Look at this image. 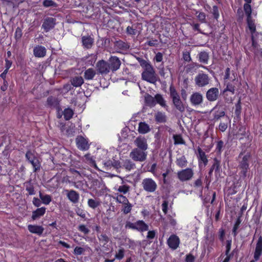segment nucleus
I'll return each mask as SVG.
<instances>
[{
  "label": "nucleus",
  "mask_w": 262,
  "mask_h": 262,
  "mask_svg": "<svg viewBox=\"0 0 262 262\" xmlns=\"http://www.w3.org/2000/svg\"><path fill=\"white\" fill-rule=\"evenodd\" d=\"M138 61L144 69L141 74L142 79L151 83H155L157 81V77L153 67L143 59L139 58Z\"/></svg>",
  "instance_id": "obj_1"
},
{
  "label": "nucleus",
  "mask_w": 262,
  "mask_h": 262,
  "mask_svg": "<svg viewBox=\"0 0 262 262\" xmlns=\"http://www.w3.org/2000/svg\"><path fill=\"white\" fill-rule=\"evenodd\" d=\"M252 156L250 152L242 151L238 156V167L240 170L241 177L245 178L247 176L250 167Z\"/></svg>",
  "instance_id": "obj_2"
},
{
  "label": "nucleus",
  "mask_w": 262,
  "mask_h": 262,
  "mask_svg": "<svg viewBox=\"0 0 262 262\" xmlns=\"http://www.w3.org/2000/svg\"><path fill=\"white\" fill-rule=\"evenodd\" d=\"M170 96L176 108L180 113H183L185 111V107L181 100L180 96L175 88L171 85L169 88Z\"/></svg>",
  "instance_id": "obj_3"
},
{
  "label": "nucleus",
  "mask_w": 262,
  "mask_h": 262,
  "mask_svg": "<svg viewBox=\"0 0 262 262\" xmlns=\"http://www.w3.org/2000/svg\"><path fill=\"white\" fill-rule=\"evenodd\" d=\"M25 157L28 162L33 166V172H36L40 170L41 167V161L35 155L34 150H27L25 154Z\"/></svg>",
  "instance_id": "obj_4"
},
{
  "label": "nucleus",
  "mask_w": 262,
  "mask_h": 262,
  "mask_svg": "<svg viewBox=\"0 0 262 262\" xmlns=\"http://www.w3.org/2000/svg\"><path fill=\"white\" fill-rule=\"evenodd\" d=\"M225 116V109L223 107L216 105L210 112L209 120L213 122H216Z\"/></svg>",
  "instance_id": "obj_5"
},
{
  "label": "nucleus",
  "mask_w": 262,
  "mask_h": 262,
  "mask_svg": "<svg viewBox=\"0 0 262 262\" xmlns=\"http://www.w3.org/2000/svg\"><path fill=\"white\" fill-rule=\"evenodd\" d=\"M143 189L148 192H154L157 189L156 182L151 178H145L142 182Z\"/></svg>",
  "instance_id": "obj_6"
},
{
  "label": "nucleus",
  "mask_w": 262,
  "mask_h": 262,
  "mask_svg": "<svg viewBox=\"0 0 262 262\" xmlns=\"http://www.w3.org/2000/svg\"><path fill=\"white\" fill-rule=\"evenodd\" d=\"M195 83L196 86L202 88L206 86L209 83L210 78L207 74L199 73L195 77Z\"/></svg>",
  "instance_id": "obj_7"
},
{
  "label": "nucleus",
  "mask_w": 262,
  "mask_h": 262,
  "mask_svg": "<svg viewBox=\"0 0 262 262\" xmlns=\"http://www.w3.org/2000/svg\"><path fill=\"white\" fill-rule=\"evenodd\" d=\"M194 172L190 168H187L180 170L177 173V177L181 182L189 181L193 177Z\"/></svg>",
  "instance_id": "obj_8"
},
{
  "label": "nucleus",
  "mask_w": 262,
  "mask_h": 262,
  "mask_svg": "<svg viewBox=\"0 0 262 262\" xmlns=\"http://www.w3.org/2000/svg\"><path fill=\"white\" fill-rule=\"evenodd\" d=\"M142 150L139 148L134 149L130 154V157L136 161H144L146 158V154Z\"/></svg>",
  "instance_id": "obj_9"
},
{
  "label": "nucleus",
  "mask_w": 262,
  "mask_h": 262,
  "mask_svg": "<svg viewBox=\"0 0 262 262\" xmlns=\"http://www.w3.org/2000/svg\"><path fill=\"white\" fill-rule=\"evenodd\" d=\"M235 74L234 72L232 71V75L234 76V78L232 79V81H229L228 80L224 81V84L226 86V88L222 91V94L224 97L227 95V93L228 92H230L232 95L235 93V86L234 84L233 83L236 79Z\"/></svg>",
  "instance_id": "obj_10"
},
{
  "label": "nucleus",
  "mask_w": 262,
  "mask_h": 262,
  "mask_svg": "<svg viewBox=\"0 0 262 262\" xmlns=\"http://www.w3.org/2000/svg\"><path fill=\"white\" fill-rule=\"evenodd\" d=\"M107 62L110 67V70L112 72H115L119 69L121 64L120 59L115 56H111Z\"/></svg>",
  "instance_id": "obj_11"
},
{
  "label": "nucleus",
  "mask_w": 262,
  "mask_h": 262,
  "mask_svg": "<svg viewBox=\"0 0 262 262\" xmlns=\"http://www.w3.org/2000/svg\"><path fill=\"white\" fill-rule=\"evenodd\" d=\"M96 68L97 71L101 74H107L111 71L108 62L104 60H101L97 62Z\"/></svg>",
  "instance_id": "obj_12"
},
{
  "label": "nucleus",
  "mask_w": 262,
  "mask_h": 262,
  "mask_svg": "<svg viewBox=\"0 0 262 262\" xmlns=\"http://www.w3.org/2000/svg\"><path fill=\"white\" fill-rule=\"evenodd\" d=\"M190 102L192 106L201 105L203 102L202 94L199 92L193 93L190 96Z\"/></svg>",
  "instance_id": "obj_13"
},
{
  "label": "nucleus",
  "mask_w": 262,
  "mask_h": 262,
  "mask_svg": "<svg viewBox=\"0 0 262 262\" xmlns=\"http://www.w3.org/2000/svg\"><path fill=\"white\" fill-rule=\"evenodd\" d=\"M56 25V19L51 17H48L44 19L42 28L46 32H48L54 28Z\"/></svg>",
  "instance_id": "obj_14"
},
{
  "label": "nucleus",
  "mask_w": 262,
  "mask_h": 262,
  "mask_svg": "<svg viewBox=\"0 0 262 262\" xmlns=\"http://www.w3.org/2000/svg\"><path fill=\"white\" fill-rule=\"evenodd\" d=\"M167 244L170 249L176 250L179 246L180 239L177 235L171 234L168 238Z\"/></svg>",
  "instance_id": "obj_15"
},
{
  "label": "nucleus",
  "mask_w": 262,
  "mask_h": 262,
  "mask_svg": "<svg viewBox=\"0 0 262 262\" xmlns=\"http://www.w3.org/2000/svg\"><path fill=\"white\" fill-rule=\"evenodd\" d=\"M219 96V90L217 88H211L206 92V97L210 102L216 101Z\"/></svg>",
  "instance_id": "obj_16"
},
{
  "label": "nucleus",
  "mask_w": 262,
  "mask_h": 262,
  "mask_svg": "<svg viewBox=\"0 0 262 262\" xmlns=\"http://www.w3.org/2000/svg\"><path fill=\"white\" fill-rule=\"evenodd\" d=\"M76 145L78 149L81 150H86L89 148L88 140L82 136H78L76 139Z\"/></svg>",
  "instance_id": "obj_17"
},
{
  "label": "nucleus",
  "mask_w": 262,
  "mask_h": 262,
  "mask_svg": "<svg viewBox=\"0 0 262 262\" xmlns=\"http://www.w3.org/2000/svg\"><path fill=\"white\" fill-rule=\"evenodd\" d=\"M47 105L51 108H55L57 110H59L60 108L58 98L52 96H50L47 98Z\"/></svg>",
  "instance_id": "obj_18"
},
{
  "label": "nucleus",
  "mask_w": 262,
  "mask_h": 262,
  "mask_svg": "<svg viewBox=\"0 0 262 262\" xmlns=\"http://www.w3.org/2000/svg\"><path fill=\"white\" fill-rule=\"evenodd\" d=\"M197 151L198 152V162L199 166H201V163H203L204 164V166H206L208 164V160L205 152L200 146L197 147Z\"/></svg>",
  "instance_id": "obj_19"
},
{
  "label": "nucleus",
  "mask_w": 262,
  "mask_h": 262,
  "mask_svg": "<svg viewBox=\"0 0 262 262\" xmlns=\"http://www.w3.org/2000/svg\"><path fill=\"white\" fill-rule=\"evenodd\" d=\"M262 253V237L260 236L256 244V247L254 253V258L255 260L259 259Z\"/></svg>",
  "instance_id": "obj_20"
},
{
  "label": "nucleus",
  "mask_w": 262,
  "mask_h": 262,
  "mask_svg": "<svg viewBox=\"0 0 262 262\" xmlns=\"http://www.w3.org/2000/svg\"><path fill=\"white\" fill-rule=\"evenodd\" d=\"M47 50L45 47L39 45L35 46L33 49V54L36 57H43L46 55Z\"/></svg>",
  "instance_id": "obj_21"
},
{
  "label": "nucleus",
  "mask_w": 262,
  "mask_h": 262,
  "mask_svg": "<svg viewBox=\"0 0 262 262\" xmlns=\"http://www.w3.org/2000/svg\"><path fill=\"white\" fill-rule=\"evenodd\" d=\"M67 196L73 203H77L79 200V194L74 190H67Z\"/></svg>",
  "instance_id": "obj_22"
},
{
  "label": "nucleus",
  "mask_w": 262,
  "mask_h": 262,
  "mask_svg": "<svg viewBox=\"0 0 262 262\" xmlns=\"http://www.w3.org/2000/svg\"><path fill=\"white\" fill-rule=\"evenodd\" d=\"M114 46L115 49L118 50L117 52L119 53L127 50L130 47L127 42L121 40L116 41Z\"/></svg>",
  "instance_id": "obj_23"
},
{
  "label": "nucleus",
  "mask_w": 262,
  "mask_h": 262,
  "mask_svg": "<svg viewBox=\"0 0 262 262\" xmlns=\"http://www.w3.org/2000/svg\"><path fill=\"white\" fill-rule=\"evenodd\" d=\"M28 229L30 233L36 234L38 235H41L44 231V228L42 226L35 225H29L28 226Z\"/></svg>",
  "instance_id": "obj_24"
},
{
  "label": "nucleus",
  "mask_w": 262,
  "mask_h": 262,
  "mask_svg": "<svg viewBox=\"0 0 262 262\" xmlns=\"http://www.w3.org/2000/svg\"><path fill=\"white\" fill-rule=\"evenodd\" d=\"M82 46L84 48L91 49L94 43V39L90 36H83L81 38Z\"/></svg>",
  "instance_id": "obj_25"
},
{
  "label": "nucleus",
  "mask_w": 262,
  "mask_h": 262,
  "mask_svg": "<svg viewBox=\"0 0 262 262\" xmlns=\"http://www.w3.org/2000/svg\"><path fill=\"white\" fill-rule=\"evenodd\" d=\"M135 144L138 147L137 148L142 150H146L147 149V144L146 140L144 138L138 137L135 141Z\"/></svg>",
  "instance_id": "obj_26"
},
{
  "label": "nucleus",
  "mask_w": 262,
  "mask_h": 262,
  "mask_svg": "<svg viewBox=\"0 0 262 262\" xmlns=\"http://www.w3.org/2000/svg\"><path fill=\"white\" fill-rule=\"evenodd\" d=\"M207 10L208 11L209 10V12L212 15L213 18L216 20H218V19L220 17V12H219V8L216 5H214L211 8L210 6L209 5H206Z\"/></svg>",
  "instance_id": "obj_27"
},
{
  "label": "nucleus",
  "mask_w": 262,
  "mask_h": 262,
  "mask_svg": "<svg viewBox=\"0 0 262 262\" xmlns=\"http://www.w3.org/2000/svg\"><path fill=\"white\" fill-rule=\"evenodd\" d=\"M46 207H41L40 208H38L35 210L33 211L31 216L32 220H36L43 216L46 213Z\"/></svg>",
  "instance_id": "obj_28"
},
{
  "label": "nucleus",
  "mask_w": 262,
  "mask_h": 262,
  "mask_svg": "<svg viewBox=\"0 0 262 262\" xmlns=\"http://www.w3.org/2000/svg\"><path fill=\"white\" fill-rule=\"evenodd\" d=\"M98 239L100 242V245L104 249H108L107 243L110 241V238L106 234L101 233L97 235Z\"/></svg>",
  "instance_id": "obj_29"
},
{
  "label": "nucleus",
  "mask_w": 262,
  "mask_h": 262,
  "mask_svg": "<svg viewBox=\"0 0 262 262\" xmlns=\"http://www.w3.org/2000/svg\"><path fill=\"white\" fill-rule=\"evenodd\" d=\"M135 230L144 232L148 230V226L142 220H139L135 223Z\"/></svg>",
  "instance_id": "obj_30"
},
{
  "label": "nucleus",
  "mask_w": 262,
  "mask_h": 262,
  "mask_svg": "<svg viewBox=\"0 0 262 262\" xmlns=\"http://www.w3.org/2000/svg\"><path fill=\"white\" fill-rule=\"evenodd\" d=\"M198 60L200 62L204 64H208L209 56L208 52L206 51H201L198 54Z\"/></svg>",
  "instance_id": "obj_31"
},
{
  "label": "nucleus",
  "mask_w": 262,
  "mask_h": 262,
  "mask_svg": "<svg viewBox=\"0 0 262 262\" xmlns=\"http://www.w3.org/2000/svg\"><path fill=\"white\" fill-rule=\"evenodd\" d=\"M144 101L146 105L150 107L155 106L156 104L155 97L148 93H146L144 96Z\"/></svg>",
  "instance_id": "obj_32"
},
{
  "label": "nucleus",
  "mask_w": 262,
  "mask_h": 262,
  "mask_svg": "<svg viewBox=\"0 0 262 262\" xmlns=\"http://www.w3.org/2000/svg\"><path fill=\"white\" fill-rule=\"evenodd\" d=\"M155 121L159 123H164L167 121V117L165 113L158 112L155 115Z\"/></svg>",
  "instance_id": "obj_33"
},
{
  "label": "nucleus",
  "mask_w": 262,
  "mask_h": 262,
  "mask_svg": "<svg viewBox=\"0 0 262 262\" xmlns=\"http://www.w3.org/2000/svg\"><path fill=\"white\" fill-rule=\"evenodd\" d=\"M71 83L74 87H79L83 84L84 80L81 76H75L71 79Z\"/></svg>",
  "instance_id": "obj_34"
},
{
  "label": "nucleus",
  "mask_w": 262,
  "mask_h": 262,
  "mask_svg": "<svg viewBox=\"0 0 262 262\" xmlns=\"http://www.w3.org/2000/svg\"><path fill=\"white\" fill-rule=\"evenodd\" d=\"M113 198L116 200V202L122 205L129 202L128 199L125 196L119 193H115Z\"/></svg>",
  "instance_id": "obj_35"
},
{
  "label": "nucleus",
  "mask_w": 262,
  "mask_h": 262,
  "mask_svg": "<svg viewBox=\"0 0 262 262\" xmlns=\"http://www.w3.org/2000/svg\"><path fill=\"white\" fill-rule=\"evenodd\" d=\"M96 71L93 68L86 70L84 73V78L86 80H92L96 75Z\"/></svg>",
  "instance_id": "obj_36"
},
{
  "label": "nucleus",
  "mask_w": 262,
  "mask_h": 262,
  "mask_svg": "<svg viewBox=\"0 0 262 262\" xmlns=\"http://www.w3.org/2000/svg\"><path fill=\"white\" fill-rule=\"evenodd\" d=\"M24 185L26 187V190L28 193V195H32L35 194L34 187L33 184L31 183V180L26 181Z\"/></svg>",
  "instance_id": "obj_37"
},
{
  "label": "nucleus",
  "mask_w": 262,
  "mask_h": 262,
  "mask_svg": "<svg viewBox=\"0 0 262 262\" xmlns=\"http://www.w3.org/2000/svg\"><path fill=\"white\" fill-rule=\"evenodd\" d=\"M126 33L131 35H139L140 33V30H137V25L134 24L127 27Z\"/></svg>",
  "instance_id": "obj_38"
},
{
  "label": "nucleus",
  "mask_w": 262,
  "mask_h": 262,
  "mask_svg": "<svg viewBox=\"0 0 262 262\" xmlns=\"http://www.w3.org/2000/svg\"><path fill=\"white\" fill-rule=\"evenodd\" d=\"M39 196L42 203L45 205H48L52 201V196L49 194L43 195L41 191H39Z\"/></svg>",
  "instance_id": "obj_39"
},
{
  "label": "nucleus",
  "mask_w": 262,
  "mask_h": 262,
  "mask_svg": "<svg viewBox=\"0 0 262 262\" xmlns=\"http://www.w3.org/2000/svg\"><path fill=\"white\" fill-rule=\"evenodd\" d=\"M247 22L250 33L253 35L256 32V25L254 20L252 19V17L247 18Z\"/></svg>",
  "instance_id": "obj_40"
},
{
  "label": "nucleus",
  "mask_w": 262,
  "mask_h": 262,
  "mask_svg": "<svg viewBox=\"0 0 262 262\" xmlns=\"http://www.w3.org/2000/svg\"><path fill=\"white\" fill-rule=\"evenodd\" d=\"M214 171L215 173H219L221 170V161L217 158L213 159V163L211 167Z\"/></svg>",
  "instance_id": "obj_41"
},
{
  "label": "nucleus",
  "mask_w": 262,
  "mask_h": 262,
  "mask_svg": "<svg viewBox=\"0 0 262 262\" xmlns=\"http://www.w3.org/2000/svg\"><path fill=\"white\" fill-rule=\"evenodd\" d=\"M133 205L128 202L122 205L121 210L124 214H127L132 211Z\"/></svg>",
  "instance_id": "obj_42"
},
{
  "label": "nucleus",
  "mask_w": 262,
  "mask_h": 262,
  "mask_svg": "<svg viewBox=\"0 0 262 262\" xmlns=\"http://www.w3.org/2000/svg\"><path fill=\"white\" fill-rule=\"evenodd\" d=\"M176 163L179 167L183 168L187 166V161L186 157L184 156H182L177 159Z\"/></svg>",
  "instance_id": "obj_43"
},
{
  "label": "nucleus",
  "mask_w": 262,
  "mask_h": 262,
  "mask_svg": "<svg viewBox=\"0 0 262 262\" xmlns=\"http://www.w3.org/2000/svg\"><path fill=\"white\" fill-rule=\"evenodd\" d=\"M138 131L141 134H146L149 131V127L145 122H140L139 125Z\"/></svg>",
  "instance_id": "obj_44"
},
{
  "label": "nucleus",
  "mask_w": 262,
  "mask_h": 262,
  "mask_svg": "<svg viewBox=\"0 0 262 262\" xmlns=\"http://www.w3.org/2000/svg\"><path fill=\"white\" fill-rule=\"evenodd\" d=\"M88 205L89 207L94 209L100 205V202L99 199H89L88 201Z\"/></svg>",
  "instance_id": "obj_45"
},
{
  "label": "nucleus",
  "mask_w": 262,
  "mask_h": 262,
  "mask_svg": "<svg viewBox=\"0 0 262 262\" xmlns=\"http://www.w3.org/2000/svg\"><path fill=\"white\" fill-rule=\"evenodd\" d=\"M155 98L156 104L158 103L162 107H165L166 106L165 100L163 98L162 95L157 94L155 96Z\"/></svg>",
  "instance_id": "obj_46"
},
{
  "label": "nucleus",
  "mask_w": 262,
  "mask_h": 262,
  "mask_svg": "<svg viewBox=\"0 0 262 262\" xmlns=\"http://www.w3.org/2000/svg\"><path fill=\"white\" fill-rule=\"evenodd\" d=\"M64 118L66 120H69L73 117L74 112L70 108H65L63 112Z\"/></svg>",
  "instance_id": "obj_47"
},
{
  "label": "nucleus",
  "mask_w": 262,
  "mask_h": 262,
  "mask_svg": "<svg viewBox=\"0 0 262 262\" xmlns=\"http://www.w3.org/2000/svg\"><path fill=\"white\" fill-rule=\"evenodd\" d=\"M115 189L119 192L120 194L122 193L123 194H125L129 192L130 186L126 184L123 185L119 186L117 189L115 188Z\"/></svg>",
  "instance_id": "obj_48"
},
{
  "label": "nucleus",
  "mask_w": 262,
  "mask_h": 262,
  "mask_svg": "<svg viewBox=\"0 0 262 262\" xmlns=\"http://www.w3.org/2000/svg\"><path fill=\"white\" fill-rule=\"evenodd\" d=\"M242 220L241 219V216H238L236 219L235 224L232 229V234L234 236H236L237 234V230L239 228V225L241 224Z\"/></svg>",
  "instance_id": "obj_49"
},
{
  "label": "nucleus",
  "mask_w": 262,
  "mask_h": 262,
  "mask_svg": "<svg viewBox=\"0 0 262 262\" xmlns=\"http://www.w3.org/2000/svg\"><path fill=\"white\" fill-rule=\"evenodd\" d=\"M225 146L224 142L222 140H219L216 142L215 151L217 154H221L223 147Z\"/></svg>",
  "instance_id": "obj_50"
},
{
  "label": "nucleus",
  "mask_w": 262,
  "mask_h": 262,
  "mask_svg": "<svg viewBox=\"0 0 262 262\" xmlns=\"http://www.w3.org/2000/svg\"><path fill=\"white\" fill-rule=\"evenodd\" d=\"M173 138L175 145L185 144V141L181 135H174L173 136Z\"/></svg>",
  "instance_id": "obj_51"
},
{
  "label": "nucleus",
  "mask_w": 262,
  "mask_h": 262,
  "mask_svg": "<svg viewBox=\"0 0 262 262\" xmlns=\"http://www.w3.org/2000/svg\"><path fill=\"white\" fill-rule=\"evenodd\" d=\"M244 10L245 14L247 15V18H250L251 17L252 9L250 4H245L244 5Z\"/></svg>",
  "instance_id": "obj_52"
},
{
  "label": "nucleus",
  "mask_w": 262,
  "mask_h": 262,
  "mask_svg": "<svg viewBox=\"0 0 262 262\" xmlns=\"http://www.w3.org/2000/svg\"><path fill=\"white\" fill-rule=\"evenodd\" d=\"M123 166L126 169L130 170L131 169H133L135 168V164L130 160H126L124 163Z\"/></svg>",
  "instance_id": "obj_53"
},
{
  "label": "nucleus",
  "mask_w": 262,
  "mask_h": 262,
  "mask_svg": "<svg viewBox=\"0 0 262 262\" xmlns=\"http://www.w3.org/2000/svg\"><path fill=\"white\" fill-rule=\"evenodd\" d=\"M203 68L204 69H206V68L201 64H199V63L196 62H192L191 63L188 64L187 66V71H190L192 69L195 68Z\"/></svg>",
  "instance_id": "obj_54"
},
{
  "label": "nucleus",
  "mask_w": 262,
  "mask_h": 262,
  "mask_svg": "<svg viewBox=\"0 0 262 262\" xmlns=\"http://www.w3.org/2000/svg\"><path fill=\"white\" fill-rule=\"evenodd\" d=\"M195 14L197 15L196 16L201 23H206V14H205L204 12H199L197 11L195 13Z\"/></svg>",
  "instance_id": "obj_55"
},
{
  "label": "nucleus",
  "mask_w": 262,
  "mask_h": 262,
  "mask_svg": "<svg viewBox=\"0 0 262 262\" xmlns=\"http://www.w3.org/2000/svg\"><path fill=\"white\" fill-rule=\"evenodd\" d=\"M78 230L82 233H83L85 235L88 234L90 230L87 228L85 225L81 224L78 226Z\"/></svg>",
  "instance_id": "obj_56"
},
{
  "label": "nucleus",
  "mask_w": 262,
  "mask_h": 262,
  "mask_svg": "<svg viewBox=\"0 0 262 262\" xmlns=\"http://www.w3.org/2000/svg\"><path fill=\"white\" fill-rule=\"evenodd\" d=\"M202 175L199 178H198L197 180H196L193 183V186L195 188H201V191L203 189L202 184L203 182L202 180Z\"/></svg>",
  "instance_id": "obj_57"
},
{
  "label": "nucleus",
  "mask_w": 262,
  "mask_h": 262,
  "mask_svg": "<svg viewBox=\"0 0 262 262\" xmlns=\"http://www.w3.org/2000/svg\"><path fill=\"white\" fill-rule=\"evenodd\" d=\"M124 256V249L123 248L119 249L118 252L115 254V258L118 260L122 259Z\"/></svg>",
  "instance_id": "obj_58"
},
{
  "label": "nucleus",
  "mask_w": 262,
  "mask_h": 262,
  "mask_svg": "<svg viewBox=\"0 0 262 262\" xmlns=\"http://www.w3.org/2000/svg\"><path fill=\"white\" fill-rule=\"evenodd\" d=\"M85 251V249L81 247L76 246L74 249V254L76 255H80L83 254Z\"/></svg>",
  "instance_id": "obj_59"
},
{
  "label": "nucleus",
  "mask_w": 262,
  "mask_h": 262,
  "mask_svg": "<svg viewBox=\"0 0 262 262\" xmlns=\"http://www.w3.org/2000/svg\"><path fill=\"white\" fill-rule=\"evenodd\" d=\"M183 59L186 62H190L192 60L189 51H185L183 52Z\"/></svg>",
  "instance_id": "obj_60"
},
{
  "label": "nucleus",
  "mask_w": 262,
  "mask_h": 262,
  "mask_svg": "<svg viewBox=\"0 0 262 262\" xmlns=\"http://www.w3.org/2000/svg\"><path fill=\"white\" fill-rule=\"evenodd\" d=\"M42 4L45 7H55L56 5V3L52 0H44Z\"/></svg>",
  "instance_id": "obj_61"
},
{
  "label": "nucleus",
  "mask_w": 262,
  "mask_h": 262,
  "mask_svg": "<svg viewBox=\"0 0 262 262\" xmlns=\"http://www.w3.org/2000/svg\"><path fill=\"white\" fill-rule=\"evenodd\" d=\"M75 211L78 215L84 219H86V212L84 210L80 208H77L76 209Z\"/></svg>",
  "instance_id": "obj_62"
},
{
  "label": "nucleus",
  "mask_w": 262,
  "mask_h": 262,
  "mask_svg": "<svg viewBox=\"0 0 262 262\" xmlns=\"http://www.w3.org/2000/svg\"><path fill=\"white\" fill-rule=\"evenodd\" d=\"M23 33H22V30L20 28L17 27L16 30L14 33V37L16 40H19L21 38L22 36Z\"/></svg>",
  "instance_id": "obj_63"
},
{
  "label": "nucleus",
  "mask_w": 262,
  "mask_h": 262,
  "mask_svg": "<svg viewBox=\"0 0 262 262\" xmlns=\"http://www.w3.org/2000/svg\"><path fill=\"white\" fill-rule=\"evenodd\" d=\"M163 59V54L161 52H158L155 56L154 60L157 62H161Z\"/></svg>",
  "instance_id": "obj_64"
}]
</instances>
